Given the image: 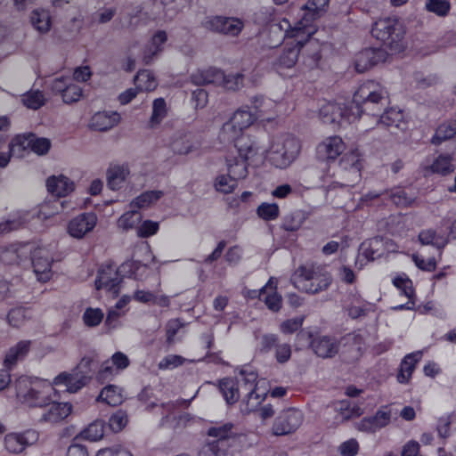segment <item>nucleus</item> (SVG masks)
I'll use <instances>...</instances> for the list:
<instances>
[{"mask_svg": "<svg viewBox=\"0 0 456 456\" xmlns=\"http://www.w3.org/2000/svg\"><path fill=\"white\" fill-rule=\"evenodd\" d=\"M346 150V143L340 136L325 138L317 146L318 156L326 160H335Z\"/></svg>", "mask_w": 456, "mask_h": 456, "instance_id": "obj_21", "label": "nucleus"}, {"mask_svg": "<svg viewBox=\"0 0 456 456\" xmlns=\"http://www.w3.org/2000/svg\"><path fill=\"white\" fill-rule=\"evenodd\" d=\"M219 387L228 404H233L240 399L241 389L236 380L230 378L223 379Z\"/></svg>", "mask_w": 456, "mask_h": 456, "instance_id": "obj_40", "label": "nucleus"}, {"mask_svg": "<svg viewBox=\"0 0 456 456\" xmlns=\"http://www.w3.org/2000/svg\"><path fill=\"white\" fill-rule=\"evenodd\" d=\"M224 444H221L220 441L207 443L200 451V456H224Z\"/></svg>", "mask_w": 456, "mask_h": 456, "instance_id": "obj_63", "label": "nucleus"}, {"mask_svg": "<svg viewBox=\"0 0 456 456\" xmlns=\"http://www.w3.org/2000/svg\"><path fill=\"white\" fill-rule=\"evenodd\" d=\"M456 134V119L441 124L431 139V143L439 145Z\"/></svg>", "mask_w": 456, "mask_h": 456, "instance_id": "obj_44", "label": "nucleus"}, {"mask_svg": "<svg viewBox=\"0 0 456 456\" xmlns=\"http://www.w3.org/2000/svg\"><path fill=\"white\" fill-rule=\"evenodd\" d=\"M422 353L420 351L413 352L404 356L400 364V370L397 375V381L399 383L406 384L409 382L415 370V366L420 361Z\"/></svg>", "mask_w": 456, "mask_h": 456, "instance_id": "obj_34", "label": "nucleus"}, {"mask_svg": "<svg viewBox=\"0 0 456 456\" xmlns=\"http://www.w3.org/2000/svg\"><path fill=\"white\" fill-rule=\"evenodd\" d=\"M142 221V215L133 208L125 212L117 222L118 228L123 232L136 228Z\"/></svg>", "mask_w": 456, "mask_h": 456, "instance_id": "obj_49", "label": "nucleus"}, {"mask_svg": "<svg viewBox=\"0 0 456 456\" xmlns=\"http://www.w3.org/2000/svg\"><path fill=\"white\" fill-rule=\"evenodd\" d=\"M97 222V216L93 212L80 214L69 222L68 233L72 238L83 239L94 229Z\"/></svg>", "mask_w": 456, "mask_h": 456, "instance_id": "obj_14", "label": "nucleus"}, {"mask_svg": "<svg viewBox=\"0 0 456 456\" xmlns=\"http://www.w3.org/2000/svg\"><path fill=\"white\" fill-rule=\"evenodd\" d=\"M451 155H439L433 163L428 167L431 173L446 175L454 171V166L452 163Z\"/></svg>", "mask_w": 456, "mask_h": 456, "instance_id": "obj_46", "label": "nucleus"}, {"mask_svg": "<svg viewBox=\"0 0 456 456\" xmlns=\"http://www.w3.org/2000/svg\"><path fill=\"white\" fill-rule=\"evenodd\" d=\"M232 425L231 423H225L212 427L208 430V435L212 437H216V441H220L221 444H224V440L228 439L232 436Z\"/></svg>", "mask_w": 456, "mask_h": 456, "instance_id": "obj_61", "label": "nucleus"}, {"mask_svg": "<svg viewBox=\"0 0 456 456\" xmlns=\"http://www.w3.org/2000/svg\"><path fill=\"white\" fill-rule=\"evenodd\" d=\"M367 304L358 292L349 293L343 301V308L352 319L366 314Z\"/></svg>", "mask_w": 456, "mask_h": 456, "instance_id": "obj_31", "label": "nucleus"}, {"mask_svg": "<svg viewBox=\"0 0 456 456\" xmlns=\"http://www.w3.org/2000/svg\"><path fill=\"white\" fill-rule=\"evenodd\" d=\"M60 213L59 200L43 202L36 213L19 209L11 213L8 217L0 222V233L17 230L28 223L35 216L41 220H46Z\"/></svg>", "mask_w": 456, "mask_h": 456, "instance_id": "obj_3", "label": "nucleus"}, {"mask_svg": "<svg viewBox=\"0 0 456 456\" xmlns=\"http://www.w3.org/2000/svg\"><path fill=\"white\" fill-rule=\"evenodd\" d=\"M168 148L175 155L185 156L195 152L199 144L189 132L177 130L169 138Z\"/></svg>", "mask_w": 456, "mask_h": 456, "instance_id": "obj_15", "label": "nucleus"}, {"mask_svg": "<svg viewBox=\"0 0 456 456\" xmlns=\"http://www.w3.org/2000/svg\"><path fill=\"white\" fill-rule=\"evenodd\" d=\"M47 191L57 197H66L75 190V183L63 175H52L46 180Z\"/></svg>", "mask_w": 456, "mask_h": 456, "instance_id": "obj_28", "label": "nucleus"}, {"mask_svg": "<svg viewBox=\"0 0 456 456\" xmlns=\"http://www.w3.org/2000/svg\"><path fill=\"white\" fill-rule=\"evenodd\" d=\"M53 383L37 378L20 377L15 383L16 395L28 407L43 408L50 404Z\"/></svg>", "mask_w": 456, "mask_h": 456, "instance_id": "obj_1", "label": "nucleus"}, {"mask_svg": "<svg viewBox=\"0 0 456 456\" xmlns=\"http://www.w3.org/2000/svg\"><path fill=\"white\" fill-rule=\"evenodd\" d=\"M167 116V106L164 98H156L152 102V111L148 120V128L157 129Z\"/></svg>", "mask_w": 456, "mask_h": 456, "instance_id": "obj_38", "label": "nucleus"}, {"mask_svg": "<svg viewBox=\"0 0 456 456\" xmlns=\"http://www.w3.org/2000/svg\"><path fill=\"white\" fill-rule=\"evenodd\" d=\"M304 413L296 408L281 411L275 418L272 432L275 436H286L294 433L303 423Z\"/></svg>", "mask_w": 456, "mask_h": 456, "instance_id": "obj_10", "label": "nucleus"}, {"mask_svg": "<svg viewBox=\"0 0 456 456\" xmlns=\"http://www.w3.org/2000/svg\"><path fill=\"white\" fill-rule=\"evenodd\" d=\"M38 437V433L32 429L22 433H10L4 436V447L10 453L18 454L34 444Z\"/></svg>", "mask_w": 456, "mask_h": 456, "instance_id": "obj_13", "label": "nucleus"}, {"mask_svg": "<svg viewBox=\"0 0 456 456\" xmlns=\"http://www.w3.org/2000/svg\"><path fill=\"white\" fill-rule=\"evenodd\" d=\"M123 398L122 390L114 385L105 387L98 396V400L111 406L119 405L123 402Z\"/></svg>", "mask_w": 456, "mask_h": 456, "instance_id": "obj_48", "label": "nucleus"}, {"mask_svg": "<svg viewBox=\"0 0 456 456\" xmlns=\"http://www.w3.org/2000/svg\"><path fill=\"white\" fill-rule=\"evenodd\" d=\"M244 85V76L241 73H224V78L220 79L219 86L229 91H237Z\"/></svg>", "mask_w": 456, "mask_h": 456, "instance_id": "obj_55", "label": "nucleus"}, {"mask_svg": "<svg viewBox=\"0 0 456 456\" xmlns=\"http://www.w3.org/2000/svg\"><path fill=\"white\" fill-rule=\"evenodd\" d=\"M227 171L237 182L248 175V163L239 157H229L226 159Z\"/></svg>", "mask_w": 456, "mask_h": 456, "instance_id": "obj_42", "label": "nucleus"}, {"mask_svg": "<svg viewBox=\"0 0 456 456\" xmlns=\"http://www.w3.org/2000/svg\"><path fill=\"white\" fill-rule=\"evenodd\" d=\"M163 196L162 191H147L134 199L130 207L132 208H144L158 201Z\"/></svg>", "mask_w": 456, "mask_h": 456, "instance_id": "obj_47", "label": "nucleus"}, {"mask_svg": "<svg viewBox=\"0 0 456 456\" xmlns=\"http://www.w3.org/2000/svg\"><path fill=\"white\" fill-rule=\"evenodd\" d=\"M301 151L299 140L292 134L275 138L269 149V160L278 168H286L295 161Z\"/></svg>", "mask_w": 456, "mask_h": 456, "instance_id": "obj_5", "label": "nucleus"}, {"mask_svg": "<svg viewBox=\"0 0 456 456\" xmlns=\"http://www.w3.org/2000/svg\"><path fill=\"white\" fill-rule=\"evenodd\" d=\"M256 213L265 221L274 220L279 216V207L275 203H262L257 207Z\"/></svg>", "mask_w": 456, "mask_h": 456, "instance_id": "obj_60", "label": "nucleus"}, {"mask_svg": "<svg viewBox=\"0 0 456 456\" xmlns=\"http://www.w3.org/2000/svg\"><path fill=\"white\" fill-rule=\"evenodd\" d=\"M331 281L330 273L316 272L305 266L299 267L293 277L297 289L311 294L327 289Z\"/></svg>", "mask_w": 456, "mask_h": 456, "instance_id": "obj_7", "label": "nucleus"}, {"mask_svg": "<svg viewBox=\"0 0 456 456\" xmlns=\"http://www.w3.org/2000/svg\"><path fill=\"white\" fill-rule=\"evenodd\" d=\"M404 34V28L396 18L379 19L374 22L371 28L372 37L394 53H399L403 49Z\"/></svg>", "mask_w": 456, "mask_h": 456, "instance_id": "obj_4", "label": "nucleus"}, {"mask_svg": "<svg viewBox=\"0 0 456 456\" xmlns=\"http://www.w3.org/2000/svg\"><path fill=\"white\" fill-rule=\"evenodd\" d=\"M387 53L381 48H366L356 53L354 67L357 72L362 73L374 65L385 61Z\"/></svg>", "mask_w": 456, "mask_h": 456, "instance_id": "obj_16", "label": "nucleus"}, {"mask_svg": "<svg viewBox=\"0 0 456 456\" xmlns=\"http://www.w3.org/2000/svg\"><path fill=\"white\" fill-rule=\"evenodd\" d=\"M130 300L131 297L129 296L124 295L117 301L113 307L109 309L105 320V324L109 328L116 329L118 327V320L120 317L125 315L126 311L124 310V308L128 305Z\"/></svg>", "mask_w": 456, "mask_h": 456, "instance_id": "obj_37", "label": "nucleus"}, {"mask_svg": "<svg viewBox=\"0 0 456 456\" xmlns=\"http://www.w3.org/2000/svg\"><path fill=\"white\" fill-rule=\"evenodd\" d=\"M362 161V154L357 149L346 152L342 157L339 166L345 172H348L351 178L350 183L345 185L351 186L361 179Z\"/></svg>", "mask_w": 456, "mask_h": 456, "instance_id": "obj_18", "label": "nucleus"}, {"mask_svg": "<svg viewBox=\"0 0 456 456\" xmlns=\"http://www.w3.org/2000/svg\"><path fill=\"white\" fill-rule=\"evenodd\" d=\"M29 21L33 28L41 35L47 34L52 28V15L44 8H36L29 14Z\"/></svg>", "mask_w": 456, "mask_h": 456, "instance_id": "obj_32", "label": "nucleus"}, {"mask_svg": "<svg viewBox=\"0 0 456 456\" xmlns=\"http://www.w3.org/2000/svg\"><path fill=\"white\" fill-rule=\"evenodd\" d=\"M22 104L29 110H37L46 102L45 94L38 89H30L20 95Z\"/></svg>", "mask_w": 456, "mask_h": 456, "instance_id": "obj_41", "label": "nucleus"}, {"mask_svg": "<svg viewBox=\"0 0 456 456\" xmlns=\"http://www.w3.org/2000/svg\"><path fill=\"white\" fill-rule=\"evenodd\" d=\"M256 379L257 374L250 368H243L240 371V377L236 380L239 383V386L241 389V392H248L252 390H256Z\"/></svg>", "mask_w": 456, "mask_h": 456, "instance_id": "obj_50", "label": "nucleus"}, {"mask_svg": "<svg viewBox=\"0 0 456 456\" xmlns=\"http://www.w3.org/2000/svg\"><path fill=\"white\" fill-rule=\"evenodd\" d=\"M245 398L240 404V410L243 413H249L259 406L265 396L256 393V390L244 392Z\"/></svg>", "mask_w": 456, "mask_h": 456, "instance_id": "obj_56", "label": "nucleus"}, {"mask_svg": "<svg viewBox=\"0 0 456 456\" xmlns=\"http://www.w3.org/2000/svg\"><path fill=\"white\" fill-rule=\"evenodd\" d=\"M134 86L140 89V91H153L157 86V80L153 74L147 69L141 70L137 73L134 77Z\"/></svg>", "mask_w": 456, "mask_h": 456, "instance_id": "obj_52", "label": "nucleus"}, {"mask_svg": "<svg viewBox=\"0 0 456 456\" xmlns=\"http://www.w3.org/2000/svg\"><path fill=\"white\" fill-rule=\"evenodd\" d=\"M382 246L383 240L379 237H375L368 241L362 242L360 250L367 260L373 261L383 255V250L381 249Z\"/></svg>", "mask_w": 456, "mask_h": 456, "instance_id": "obj_43", "label": "nucleus"}, {"mask_svg": "<svg viewBox=\"0 0 456 456\" xmlns=\"http://www.w3.org/2000/svg\"><path fill=\"white\" fill-rule=\"evenodd\" d=\"M130 175L127 165L111 164L106 171L108 187L112 191H118Z\"/></svg>", "mask_w": 456, "mask_h": 456, "instance_id": "obj_29", "label": "nucleus"}, {"mask_svg": "<svg viewBox=\"0 0 456 456\" xmlns=\"http://www.w3.org/2000/svg\"><path fill=\"white\" fill-rule=\"evenodd\" d=\"M53 254L45 248H37L32 255L33 272L38 281L46 282L53 275Z\"/></svg>", "mask_w": 456, "mask_h": 456, "instance_id": "obj_12", "label": "nucleus"}, {"mask_svg": "<svg viewBox=\"0 0 456 456\" xmlns=\"http://www.w3.org/2000/svg\"><path fill=\"white\" fill-rule=\"evenodd\" d=\"M31 340H20L11 346L5 353L4 358V367L7 370H12L16 364L24 360L30 351Z\"/></svg>", "mask_w": 456, "mask_h": 456, "instance_id": "obj_25", "label": "nucleus"}, {"mask_svg": "<svg viewBox=\"0 0 456 456\" xmlns=\"http://www.w3.org/2000/svg\"><path fill=\"white\" fill-rule=\"evenodd\" d=\"M104 434V426L102 421H94L81 432V436L92 442L100 440Z\"/></svg>", "mask_w": 456, "mask_h": 456, "instance_id": "obj_59", "label": "nucleus"}, {"mask_svg": "<svg viewBox=\"0 0 456 456\" xmlns=\"http://www.w3.org/2000/svg\"><path fill=\"white\" fill-rule=\"evenodd\" d=\"M202 26L207 30L220 33L230 37L238 36L243 27V22L237 18L224 17V16H212L207 18Z\"/></svg>", "mask_w": 456, "mask_h": 456, "instance_id": "obj_11", "label": "nucleus"}, {"mask_svg": "<svg viewBox=\"0 0 456 456\" xmlns=\"http://www.w3.org/2000/svg\"><path fill=\"white\" fill-rule=\"evenodd\" d=\"M237 148L239 158L248 161L257 153L256 143L248 135H240L238 139L232 141Z\"/></svg>", "mask_w": 456, "mask_h": 456, "instance_id": "obj_39", "label": "nucleus"}, {"mask_svg": "<svg viewBox=\"0 0 456 456\" xmlns=\"http://www.w3.org/2000/svg\"><path fill=\"white\" fill-rule=\"evenodd\" d=\"M221 78H224V72L214 67L198 69L191 76V79L195 85L214 84L219 86Z\"/></svg>", "mask_w": 456, "mask_h": 456, "instance_id": "obj_33", "label": "nucleus"}, {"mask_svg": "<svg viewBox=\"0 0 456 456\" xmlns=\"http://www.w3.org/2000/svg\"><path fill=\"white\" fill-rule=\"evenodd\" d=\"M305 220V215L301 210H296L288 214L283 220L282 228L288 232L297 231Z\"/></svg>", "mask_w": 456, "mask_h": 456, "instance_id": "obj_53", "label": "nucleus"}, {"mask_svg": "<svg viewBox=\"0 0 456 456\" xmlns=\"http://www.w3.org/2000/svg\"><path fill=\"white\" fill-rule=\"evenodd\" d=\"M251 109L256 119L263 118L273 120L279 113V102L263 96H255L251 99Z\"/></svg>", "mask_w": 456, "mask_h": 456, "instance_id": "obj_19", "label": "nucleus"}, {"mask_svg": "<svg viewBox=\"0 0 456 456\" xmlns=\"http://www.w3.org/2000/svg\"><path fill=\"white\" fill-rule=\"evenodd\" d=\"M419 240L422 245H433L441 250L447 243L443 236H437L436 232L428 229L423 230L419 234Z\"/></svg>", "mask_w": 456, "mask_h": 456, "instance_id": "obj_54", "label": "nucleus"}, {"mask_svg": "<svg viewBox=\"0 0 456 456\" xmlns=\"http://www.w3.org/2000/svg\"><path fill=\"white\" fill-rule=\"evenodd\" d=\"M425 8L439 17H445L450 12L451 4L448 0H426Z\"/></svg>", "mask_w": 456, "mask_h": 456, "instance_id": "obj_58", "label": "nucleus"}, {"mask_svg": "<svg viewBox=\"0 0 456 456\" xmlns=\"http://www.w3.org/2000/svg\"><path fill=\"white\" fill-rule=\"evenodd\" d=\"M159 229V224L152 220H145L136 227V234L139 238H149L155 235Z\"/></svg>", "mask_w": 456, "mask_h": 456, "instance_id": "obj_62", "label": "nucleus"}, {"mask_svg": "<svg viewBox=\"0 0 456 456\" xmlns=\"http://www.w3.org/2000/svg\"><path fill=\"white\" fill-rule=\"evenodd\" d=\"M314 353L322 358H331L335 356L339 349V342L328 336L317 338L312 343Z\"/></svg>", "mask_w": 456, "mask_h": 456, "instance_id": "obj_30", "label": "nucleus"}, {"mask_svg": "<svg viewBox=\"0 0 456 456\" xmlns=\"http://www.w3.org/2000/svg\"><path fill=\"white\" fill-rule=\"evenodd\" d=\"M88 380V376L78 370H75L71 373H60L54 378L53 385L57 387L63 386L68 392L75 393L85 387Z\"/></svg>", "mask_w": 456, "mask_h": 456, "instance_id": "obj_20", "label": "nucleus"}, {"mask_svg": "<svg viewBox=\"0 0 456 456\" xmlns=\"http://www.w3.org/2000/svg\"><path fill=\"white\" fill-rule=\"evenodd\" d=\"M320 119L326 124H333L338 126L354 122L357 116L350 110V106H342L336 102H324L319 109Z\"/></svg>", "mask_w": 456, "mask_h": 456, "instance_id": "obj_9", "label": "nucleus"}, {"mask_svg": "<svg viewBox=\"0 0 456 456\" xmlns=\"http://www.w3.org/2000/svg\"><path fill=\"white\" fill-rule=\"evenodd\" d=\"M375 124L404 129L405 120L403 111L398 108H389L381 116L375 118Z\"/></svg>", "mask_w": 456, "mask_h": 456, "instance_id": "obj_35", "label": "nucleus"}, {"mask_svg": "<svg viewBox=\"0 0 456 456\" xmlns=\"http://www.w3.org/2000/svg\"><path fill=\"white\" fill-rule=\"evenodd\" d=\"M295 26L292 28L289 21L287 19H283L281 21L273 22L270 25V32L272 34H277V41L280 42L285 37H292L295 38V40L302 39V38H308L306 37V34L304 33H298V35L296 34Z\"/></svg>", "mask_w": 456, "mask_h": 456, "instance_id": "obj_36", "label": "nucleus"}, {"mask_svg": "<svg viewBox=\"0 0 456 456\" xmlns=\"http://www.w3.org/2000/svg\"><path fill=\"white\" fill-rule=\"evenodd\" d=\"M256 115L249 106H243L235 110L228 121H226L219 133V140L223 142H232L243 131L248 128L255 121Z\"/></svg>", "mask_w": 456, "mask_h": 456, "instance_id": "obj_6", "label": "nucleus"}, {"mask_svg": "<svg viewBox=\"0 0 456 456\" xmlns=\"http://www.w3.org/2000/svg\"><path fill=\"white\" fill-rule=\"evenodd\" d=\"M103 319V313L100 308H87L83 314V321L88 327L99 325Z\"/></svg>", "mask_w": 456, "mask_h": 456, "instance_id": "obj_64", "label": "nucleus"}, {"mask_svg": "<svg viewBox=\"0 0 456 456\" xmlns=\"http://www.w3.org/2000/svg\"><path fill=\"white\" fill-rule=\"evenodd\" d=\"M329 0H308L301 8L300 20L295 24V35L306 34L310 37L316 31L313 22L319 18L328 6Z\"/></svg>", "mask_w": 456, "mask_h": 456, "instance_id": "obj_8", "label": "nucleus"}, {"mask_svg": "<svg viewBox=\"0 0 456 456\" xmlns=\"http://www.w3.org/2000/svg\"><path fill=\"white\" fill-rule=\"evenodd\" d=\"M309 38H302L287 43L280 54L277 65L281 68L290 69L295 66L298 60L301 48Z\"/></svg>", "mask_w": 456, "mask_h": 456, "instance_id": "obj_23", "label": "nucleus"}, {"mask_svg": "<svg viewBox=\"0 0 456 456\" xmlns=\"http://www.w3.org/2000/svg\"><path fill=\"white\" fill-rule=\"evenodd\" d=\"M214 186L217 191L228 194L235 190L237 181L229 173L228 175H219L216 177Z\"/></svg>", "mask_w": 456, "mask_h": 456, "instance_id": "obj_57", "label": "nucleus"}, {"mask_svg": "<svg viewBox=\"0 0 456 456\" xmlns=\"http://www.w3.org/2000/svg\"><path fill=\"white\" fill-rule=\"evenodd\" d=\"M386 101V90L374 81H366L354 93L350 110L354 111L358 119L363 111L380 110L379 105L383 106Z\"/></svg>", "mask_w": 456, "mask_h": 456, "instance_id": "obj_2", "label": "nucleus"}, {"mask_svg": "<svg viewBox=\"0 0 456 456\" xmlns=\"http://www.w3.org/2000/svg\"><path fill=\"white\" fill-rule=\"evenodd\" d=\"M31 136L32 134L16 135L10 143V153L15 157H23L24 152L30 149Z\"/></svg>", "mask_w": 456, "mask_h": 456, "instance_id": "obj_45", "label": "nucleus"}, {"mask_svg": "<svg viewBox=\"0 0 456 456\" xmlns=\"http://www.w3.org/2000/svg\"><path fill=\"white\" fill-rule=\"evenodd\" d=\"M120 281L121 278L117 269L111 265H107L99 269L95 280V288L96 289H104L111 292L114 296H117L118 294V284Z\"/></svg>", "mask_w": 456, "mask_h": 456, "instance_id": "obj_17", "label": "nucleus"}, {"mask_svg": "<svg viewBox=\"0 0 456 456\" xmlns=\"http://www.w3.org/2000/svg\"><path fill=\"white\" fill-rule=\"evenodd\" d=\"M31 248L27 244H12L0 252V260L6 265H16L28 258Z\"/></svg>", "mask_w": 456, "mask_h": 456, "instance_id": "obj_26", "label": "nucleus"}, {"mask_svg": "<svg viewBox=\"0 0 456 456\" xmlns=\"http://www.w3.org/2000/svg\"><path fill=\"white\" fill-rule=\"evenodd\" d=\"M120 121L118 112L99 111L94 114L88 126L94 131H107L117 126Z\"/></svg>", "mask_w": 456, "mask_h": 456, "instance_id": "obj_27", "label": "nucleus"}, {"mask_svg": "<svg viewBox=\"0 0 456 456\" xmlns=\"http://www.w3.org/2000/svg\"><path fill=\"white\" fill-rule=\"evenodd\" d=\"M45 407H48L47 411L38 419L41 423H58L67 418L72 409L70 403L53 402L51 398L50 404L45 405Z\"/></svg>", "mask_w": 456, "mask_h": 456, "instance_id": "obj_24", "label": "nucleus"}, {"mask_svg": "<svg viewBox=\"0 0 456 456\" xmlns=\"http://www.w3.org/2000/svg\"><path fill=\"white\" fill-rule=\"evenodd\" d=\"M168 35L166 30L158 29L152 34L142 53V61L145 64H150L164 51Z\"/></svg>", "mask_w": 456, "mask_h": 456, "instance_id": "obj_22", "label": "nucleus"}, {"mask_svg": "<svg viewBox=\"0 0 456 456\" xmlns=\"http://www.w3.org/2000/svg\"><path fill=\"white\" fill-rule=\"evenodd\" d=\"M336 409L342 421L360 417L363 413V409L360 405H350L349 402L346 400L340 401Z\"/></svg>", "mask_w": 456, "mask_h": 456, "instance_id": "obj_51", "label": "nucleus"}]
</instances>
